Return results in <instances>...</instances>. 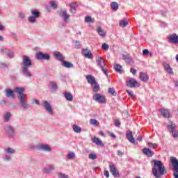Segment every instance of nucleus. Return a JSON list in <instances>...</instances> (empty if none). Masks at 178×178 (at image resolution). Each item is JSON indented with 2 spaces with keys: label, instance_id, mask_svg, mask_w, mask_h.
Masks as SVG:
<instances>
[{
  "label": "nucleus",
  "instance_id": "nucleus-47",
  "mask_svg": "<svg viewBox=\"0 0 178 178\" xmlns=\"http://www.w3.org/2000/svg\"><path fill=\"white\" fill-rule=\"evenodd\" d=\"M23 108H24V109H29V108H30V106L27 103V101L23 102Z\"/></svg>",
  "mask_w": 178,
  "mask_h": 178
},
{
  "label": "nucleus",
  "instance_id": "nucleus-36",
  "mask_svg": "<svg viewBox=\"0 0 178 178\" xmlns=\"http://www.w3.org/2000/svg\"><path fill=\"white\" fill-rule=\"evenodd\" d=\"M1 52H3V54H6L8 58H13L14 56L13 53L9 52V50L8 49L1 50Z\"/></svg>",
  "mask_w": 178,
  "mask_h": 178
},
{
  "label": "nucleus",
  "instance_id": "nucleus-11",
  "mask_svg": "<svg viewBox=\"0 0 178 178\" xmlns=\"http://www.w3.org/2000/svg\"><path fill=\"white\" fill-rule=\"evenodd\" d=\"M159 112L161 113L163 118H165L167 119H169V118H170V115H171L170 110L165 108H161L159 109Z\"/></svg>",
  "mask_w": 178,
  "mask_h": 178
},
{
  "label": "nucleus",
  "instance_id": "nucleus-6",
  "mask_svg": "<svg viewBox=\"0 0 178 178\" xmlns=\"http://www.w3.org/2000/svg\"><path fill=\"white\" fill-rule=\"evenodd\" d=\"M109 169L111 173L113 175V176L115 178L119 177L120 174L119 171H118V169L116 168V165L113 163H109Z\"/></svg>",
  "mask_w": 178,
  "mask_h": 178
},
{
  "label": "nucleus",
  "instance_id": "nucleus-33",
  "mask_svg": "<svg viewBox=\"0 0 178 178\" xmlns=\"http://www.w3.org/2000/svg\"><path fill=\"white\" fill-rule=\"evenodd\" d=\"M31 15L32 16H33V17H35L36 19H38L40 17V12L38 11V10H32Z\"/></svg>",
  "mask_w": 178,
  "mask_h": 178
},
{
  "label": "nucleus",
  "instance_id": "nucleus-17",
  "mask_svg": "<svg viewBox=\"0 0 178 178\" xmlns=\"http://www.w3.org/2000/svg\"><path fill=\"white\" fill-rule=\"evenodd\" d=\"M169 40L170 42H172V44H178V35L176 33L170 35Z\"/></svg>",
  "mask_w": 178,
  "mask_h": 178
},
{
  "label": "nucleus",
  "instance_id": "nucleus-50",
  "mask_svg": "<svg viewBox=\"0 0 178 178\" xmlns=\"http://www.w3.org/2000/svg\"><path fill=\"white\" fill-rule=\"evenodd\" d=\"M50 5L52 8H54V9H56V8H57V5H56V2L52 1L50 2Z\"/></svg>",
  "mask_w": 178,
  "mask_h": 178
},
{
  "label": "nucleus",
  "instance_id": "nucleus-18",
  "mask_svg": "<svg viewBox=\"0 0 178 178\" xmlns=\"http://www.w3.org/2000/svg\"><path fill=\"white\" fill-rule=\"evenodd\" d=\"M5 130L6 131V133H8V134H9V136H13V134H15V130L13 129V127H11V125H6L5 127Z\"/></svg>",
  "mask_w": 178,
  "mask_h": 178
},
{
  "label": "nucleus",
  "instance_id": "nucleus-5",
  "mask_svg": "<svg viewBox=\"0 0 178 178\" xmlns=\"http://www.w3.org/2000/svg\"><path fill=\"white\" fill-rule=\"evenodd\" d=\"M168 129L170 133H172L174 138H177L178 137V131L176 130V124L173 122H170V125H168Z\"/></svg>",
  "mask_w": 178,
  "mask_h": 178
},
{
  "label": "nucleus",
  "instance_id": "nucleus-45",
  "mask_svg": "<svg viewBox=\"0 0 178 178\" xmlns=\"http://www.w3.org/2000/svg\"><path fill=\"white\" fill-rule=\"evenodd\" d=\"M147 145L149 147H151L154 149H155V148H156V147H158V144H156V143H151L148 142Z\"/></svg>",
  "mask_w": 178,
  "mask_h": 178
},
{
  "label": "nucleus",
  "instance_id": "nucleus-8",
  "mask_svg": "<svg viewBox=\"0 0 178 178\" xmlns=\"http://www.w3.org/2000/svg\"><path fill=\"white\" fill-rule=\"evenodd\" d=\"M81 54L84 58L86 59H93L94 55H92V53H91V50L88 49H83Z\"/></svg>",
  "mask_w": 178,
  "mask_h": 178
},
{
  "label": "nucleus",
  "instance_id": "nucleus-26",
  "mask_svg": "<svg viewBox=\"0 0 178 178\" xmlns=\"http://www.w3.org/2000/svg\"><path fill=\"white\" fill-rule=\"evenodd\" d=\"M62 66L67 67V69H72L73 67V64L69 61L64 60L61 63Z\"/></svg>",
  "mask_w": 178,
  "mask_h": 178
},
{
  "label": "nucleus",
  "instance_id": "nucleus-34",
  "mask_svg": "<svg viewBox=\"0 0 178 178\" xmlns=\"http://www.w3.org/2000/svg\"><path fill=\"white\" fill-rule=\"evenodd\" d=\"M60 15L64 17L65 21L66 22V20H67L69 19V17H70V15H69V14H67V12L66 11H62L60 13Z\"/></svg>",
  "mask_w": 178,
  "mask_h": 178
},
{
  "label": "nucleus",
  "instance_id": "nucleus-64",
  "mask_svg": "<svg viewBox=\"0 0 178 178\" xmlns=\"http://www.w3.org/2000/svg\"><path fill=\"white\" fill-rule=\"evenodd\" d=\"M3 38L0 35V41H3Z\"/></svg>",
  "mask_w": 178,
  "mask_h": 178
},
{
  "label": "nucleus",
  "instance_id": "nucleus-19",
  "mask_svg": "<svg viewBox=\"0 0 178 178\" xmlns=\"http://www.w3.org/2000/svg\"><path fill=\"white\" fill-rule=\"evenodd\" d=\"M92 141L96 145H99V147H104V143L99 138L97 137L92 138Z\"/></svg>",
  "mask_w": 178,
  "mask_h": 178
},
{
  "label": "nucleus",
  "instance_id": "nucleus-61",
  "mask_svg": "<svg viewBox=\"0 0 178 178\" xmlns=\"http://www.w3.org/2000/svg\"><path fill=\"white\" fill-rule=\"evenodd\" d=\"M26 94H23V102H24V101H26Z\"/></svg>",
  "mask_w": 178,
  "mask_h": 178
},
{
  "label": "nucleus",
  "instance_id": "nucleus-25",
  "mask_svg": "<svg viewBox=\"0 0 178 178\" xmlns=\"http://www.w3.org/2000/svg\"><path fill=\"white\" fill-rule=\"evenodd\" d=\"M143 152L145 154V155H147V156L151 157L154 155V152L147 147L143 149Z\"/></svg>",
  "mask_w": 178,
  "mask_h": 178
},
{
  "label": "nucleus",
  "instance_id": "nucleus-57",
  "mask_svg": "<svg viewBox=\"0 0 178 178\" xmlns=\"http://www.w3.org/2000/svg\"><path fill=\"white\" fill-rule=\"evenodd\" d=\"M104 176H106V177L108 178L109 177V171H108L107 170H104Z\"/></svg>",
  "mask_w": 178,
  "mask_h": 178
},
{
  "label": "nucleus",
  "instance_id": "nucleus-44",
  "mask_svg": "<svg viewBox=\"0 0 178 178\" xmlns=\"http://www.w3.org/2000/svg\"><path fill=\"white\" fill-rule=\"evenodd\" d=\"M90 124H92L93 126H98V121L95 119H91L90 120Z\"/></svg>",
  "mask_w": 178,
  "mask_h": 178
},
{
  "label": "nucleus",
  "instance_id": "nucleus-31",
  "mask_svg": "<svg viewBox=\"0 0 178 178\" xmlns=\"http://www.w3.org/2000/svg\"><path fill=\"white\" fill-rule=\"evenodd\" d=\"M97 31L101 37H105V35H106V32H105V31H104L101 27H98Z\"/></svg>",
  "mask_w": 178,
  "mask_h": 178
},
{
  "label": "nucleus",
  "instance_id": "nucleus-63",
  "mask_svg": "<svg viewBox=\"0 0 178 178\" xmlns=\"http://www.w3.org/2000/svg\"><path fill=\"white\" fill-rule=\"evenodd\" d=\"M35 104H36V105H40V102L38 100H35Z\"/></svg>",
  "mask_w": 178,
  "mask_h": 178
},
{
  "label": "nucleus",
  "instance_id": "nucleus-9",
  "mask_svg": "<svg viewBox=\"0 0 178 178\" xmlns=\"http://www.w3.org/2000/svg\"><path fill=\"white\" fill-rule=\"evenodd\" d=\"M43 107L44 108L45 111L49 113V115H52L54 113V109H52V106L47 101H43L42 102Z\"/></svg>",
  "mask_w": 178,
  "mask_h": 178
},
{
  "label": "nucleus",
  "instance_id": "nucleus-21",
  "mask_svg": "<svg viewBox=\"0 0 178 178\" xmlns=\"http://www.w3.org/2000/svg\"><path fill=\"white\" fill-rule=\"evenodd\" d=\"M86 80L88 83H89V84H91V86L97 83V81H95V77L92 76V75H87Z\"/></svg>",
  "mask_w": 178,
  "mask_h": 178
},
{
  "label": "nucleus",
  "instance_id": "nucleus-55",
  "mask_svg": "<svg viewBox=\"0 0 178 178\" xmlns=\"http://www.w3.org/2000/svg\"><path fill=\"white\" fill-rule=\"evenodd\" d=\"M120 125V120H115V126H116L117 127H119Z\"/></svg>",
  "mask_w": 178,
  "mask_h": 178
},
{
  "label": "nucleus",
  "instance_id": "nucleus-23",
  "mask_svg": "<svg viewBox=\"0 0 178 178\" xmlns=\"http://www.w3.org/2000/svg\"><path fill=\"white\" fill-rule=\"evenodd\" d=\"M140 79L142 81H148L149 76H148V74H147V73L145 72H140Z\"/></svg>",
  "mask_w": 178,
  "mask_h": 178
},
{
  "label": "nucleus",
  "instance_id": "nucleus-39",
  "mask_svg": "<svg viewBox=\"0 0 178 178\" xmlns=\"http://www.w3.org/2000/svg\"><path fill=\"white\" fill-rule=\"evenodd\" d=\"M3 160L5 161V162H9V161H12V156H10L9 154H6L3 157Z\"/></svg>",
  "mask_w": 178,
  "mask_h": 178
},
{
  "label": "nucleus",
  "instance_id": "nucleus-37",
  "mask_svg": "<svg viewBox=\"0 0 178 178\" xmlns=\"http://www.w3.org/2000/svg\"><path fill=\"white\" fill-rule=\"evenodd\" d=\"M92 87L93 88V91L94 92H98V91L99 90V85H98V83H97V82L95 83H94L93 85H91Z\"/></svg>",
  "mask_w": 178,
  "mask_h": 178
},
{
  "label": "nucleus",
  "instance_id": "nucleus-49",
  "mask_svg": "<svg viewBox=\"0 0 178 178\" xmlns=\"http://www.w3.org/2000/svg\"><path fill=\"white\" fill-rule=\"evenodd\" d=\"M89 159H92V161H94V159H97V154H89Z\"/></svg>",
  "mask_w": 178,
  "mask_h": 178
},
{
  "label": "nucleus",
  "instance_id": "nucleus-43",
  "mask_svg": "<svg viewBox=\"0 0 178 178\" xmlns=\"http://www.w3.org/2000/svg\"><path fill=\"white\" fill-rule=\"evenodd\" d=\"M68 159H74L76 158V154L74 152H71L67 154Z\"/></svg>",
  "mask_w": 178,
  "mask_h": 178
},
{
  "label": "nucleus",
  "instance_id": "nucleus-38",
  "mask_svg": "<svg viewBox=\"0 0 178 178\" xmlns=\"http://www.w3.org/2000/svg\"><path fill=\"white\" fill-rule=\"evenodd\" d=\"M111 8L113 10H118V9H119V4L117 2L113 1L111 3Z\"/></svg>",
  "mask_w": 178,
  "mask_h": 178
},
{
  "label": "nucleus",
  "instance_id": "nucleus-12",
  "mask_svg": "<svg viewBox=\"0 0 178 178\" xmlns=\"http://www.w3.org/2000/svg\"><path fill=\"white\" fill-rule=\"evenodd\" d=\"M14 91L17 92V97L19 98L20 103L23 105V88H15Z\"/></svg>",
  "mask_w": 178,
  "mask_h": 178
},
{
  "label": "nucleus",
  "instance_id": "nucleus-27",
  "mask_svg": "<svg viewBox=\"0 0 178 178\" xmlns=\"http://www.w3.org/2000/svg\"><path fill=\"white\" fill-rule=\"evenodd\" d=\"M114 69L115 72H117V73H120V74H122V73H123V67L119 64H115L114 66Z\"/></svg>",
  "mask_w": 178,
  "mask_h": 178
},
{
  "label": "nucleus",
  "instance_id": "nucleus-22",
  "mask_svg": "<svg viewBox=\"0 0 178 178\" xmlns=\"http://www.w3.org/2000/svg\"><path fill=\"white\" fill-rule=\"evenodd\" d=\"M127 138L128 141H129V143H132V144L136 143V140H134V138L133 137V133L131 131L127 133Z\"/></svg>",
  "mask_w": 178,
  "mask_h": 178
},
{
  "label": "nucleus",
  "instance_id": "nucleus-1",
  "mask_svg": "<svg viewBox=\"0 0 178 178\" xmlns=\"http://www.w3.org/2000/svg\"><path fill=\"white\" fill-rule=\"evenodd\" d=\"M31 66H33V63L30 58L27 56H23V74L25 77H31V72L29 71Z\"/></svg>",
  "mask_w": 178,
  "mask_h": 178
},
{
  "label": "nucleus",
  "instance_id": "nucleus-16",
  "mask_svg": "<svg viewBox=\"0 0 178 178\" xmlns=\"http://www.w3.org/2000/svg\"><path fill=\"white\" fill-rule=\"evenodd\" d=\"M38 149H40L41 151H45L46 152H51L52 149H51V147L48 145L42 144L38 146Z\"/></svg>",
  "mask_w": 178,
  "mask_h": 178
},
{
  "label": "nucleus",
  "instance_id": "nucleus-53",
  "mask_svg": "<svg viewBox=\"0 0 178 178\" xmlns=\"http://www.w3.org/2000/svg\"><path fill=\"white\" fill-rule=\"evenodd\" d=\"M117 155H118V156H123V155H124V152L120 151V150H118L117 152Z\"/></svg>",
  "mask_w": 178,
  "mask_h": 178
},
{
  "label": "nucleus",
  "instance_id": "nucleus-62",
  "mask_svg": "<svg viewBox=\"0 0 178 178\" xmlns=\"http://www.w3.org/2000/svg\"><path fill=\"white\" fill-rule=\"evenodd\" d=\"M99 134L100 136H102L104 137V136H105V134H104V132H102V131H99Z\"/></svg>",
  "mask_w": 178,
  "mask_h": 178
},
{
  "label": "nucleus",
  "instance_id": "nucleus-24",
  "mask_svg": "<svg viewBox=\"0 0 178 178\" xmlns=\"http://www.w3.org/2000/svg\"><path fill=\"white\" fill-rule=\"evenodd\" d=\"M77 6H79V5H77V3H71L70 4V12L71 13H76V10L77 9Z\"/></svg>",
  "mask_w": 178,
  "mask_h": 178
},
{
  "label": "nucleus",
  "instance_id": "nucleus-30",
  "mask_svg": "<svg viewBox=\"0 0 178 178\" xmlns=\"http://www.w3.org/2000/svg\"><path fill=\"white\" fill-rule=\"evenodd\" d=\"M64 97L67 99V101H73V95L70 92H65Z\"/></svg>",
  "mask_w": 178,
  "mask_h": 178
},
{
  "label": "nucleus",
  "instance_id": "nucleus-35",
  "mask_svg": "<svg viewBox=\"0 0 178 178\" xmlns=\"http://www.w3.org/2000/svg\"><path fill=\"white\" fill-rule=\"evenodd\" d=\"M73 130L75 133H81V128L79 127L77 124H74L72 126Z\"/></svg>",
  "mask_w": 178,
  "mask_h": 178
},
{
  "label": "nucleus",
  "instance_id": "nucleus-29",
  "mask_svg": "<svg viewBox=\"0 0 178 178\" xmlns=\"http://www.w3.org/2000/svg\"><path fill=\"white\" fill-rule=\"evenodd\" d=\"M10 118H12V113L10 112H8V113H4L3 120L6 123L9 122V119H10Z\"/></svg>",
  "mask_w": 178,
  "mask_h": 178
},
{
  "label": "nucleus",
  "instance_id": "nucleus-10",
  "mask_svg": "<svg viewBox=\"0 0 178 178\" xmlns=\"http://www.w3.org/2000/svg\"><path fill=\"white\" fill-rule=\"evenodd\" d=\"M127 87H129V88H134L136 87H140V83L136 79H130L127 82Z\"/></svg>",
  "mask_w": 178,
  "mask_h": 178
},
{
  "label": "nucleus",
  "instance_id": "nucleus-56",
  "mask_svg": "<svg viewBox=\"0 0 178 178\" xmlns=\"http://www.w3.org/2000/svg\"><path fill=\"white\" fill-rule=\"evenodd\" d=\"M149 54V51L148 49H145L143 51V55H148Z\"/></svg>",
  "mask_w": 178,
  "mask_h": 178
},
{
  "label": "nucleus",
  "instance_id": "nucleus-41",
  "mask_svg": "<svg viewBox=\"0 0 178 178\" xmlns=\"http://www.w3.org/2000/svg\"><path fill=\"white\" fill-rule=\"evenodd\" d=\"M85 22L86 23H94V21H92V18L90 16H86L85 17Z\"/></svg>",
  "mask_w": 178,
  "mask_h": 178
},
{
  "label": "nucleus",
  "instance_id": "nucleus-51",
  "mask_svg": "<svg viewBox=\"0 0 178 178\" xmlns=\"http://www.w3.org/2000/svg\"><path fill=\"white\" fill-rule=\"evenodd\" d=\"M130 72H131V73H132V74L134 76H136V74L137 73V70L134 68H131Z\"/></svg>",
  "mask_w": 178,
  "mask_h": 178
},
{
  "label": "nucleus",
  "instance_id": "nucleus-40",
  "mask_svg": "<svg viewBox=\"0 0 178 178\" xmlns=\"http://www.w3.org/2000/svg\"><path fill=\"white\" fill-rule=\"evenodd\" d=\"M127 24H129V22H127V20L120 21V27H126V26H127Z\"/></svg>",
  "mask_w": 178,
  "mask_h": 178
},
{
  "label": "nucleus",
  "instance_id": "nucleus-13",
  "mask_svg": "<svg viewBox=\"0 0 178 178\" xmlns=\"http://www.w3.org/2000/svg\"><path fill=\"white\" fill-rule=\"evenodd\" d=\"M53 55L54 58H56L57 60H59L60 62H61V63L65 60V56H63L59 51H54Z\"/></svg>",
  "mask_w": 178,
  "mask_h": 178
},
{
  "label": "nucleus",
  "instance_id": "nucleus-7",
  "mask_svg": "<svg viewBox=\"0 0 178 178\" xmlns=\"http://www.w3.org/2000/svg\"><path fill=\"white\" fill-rule=\"evenodd\" d=\"M36 58L38 60H49L51 56L48 54H44L42 52H38L36 54Z\"/></svg>",
  "mask_w": 178,
  "mask_h": 178
},
{
  "label": "nucleus",
  "instance_id": "nucleus-15",
  "mask_svg": "<svg viewBox=\"0 0 178 178\" xmlns=\"http://www.w3.org/2000/svg\"><path fill=\"white\" fill-rule=\"evenodd\" d=\"M6 97L10 98V99H15V94L13 93V90L10 88H7L5 90Z\"/></svg>",
  "mask_w": 178,
  "mask_h": 178
},
{
  "label": "nucleus",
  "instance_id": "nucleus-42",
  "mask_svg": "<svg viewBox=\"0 0 178 178\" xmlns=\"http://www.w3.org/2000/svg\"><path fill=\"white\" fill-rule=\"evenodd\" d=\"M108 94H111V95H113L115 97L116 95V91H115V88H109Z\"/></svg>",
  "mask_w": 178,
  "mask_h": 178
},
{
  "label": "nucleus",
  "instance_id": "nucleus-2",
  "mask_svg": "<svg viewBox=\"0 0 178 178\" xmlns=\"http://www.w3.org/2000/svg\"><path fill=\"white\" fill-rule=\"evenodd\" d=\"M96 63L98 67H99V69H101V70L103 72V73L106 76H108V65H106L105 63V60H104L102 57L98 56L96 58Z\"/></svg>",
  "mask_w": 178,
  "mask_h": 178
},
{
  "label": "nucleus",
  "instance_id": "nucleus-28",
  "mask_svg": "<svg viewBox=\"0 0 178 178\" xmlns=\"http://www.w3.org/2000/svg\"><path fill=\"white\" fill-rule=\"evenodd\" d=\"M54 170V165H49L44 168L43 173H46L47 175H49Z\"/></svg>",
  "mask_w": 178,
  "mask_h": 178
},
{
  "label": "nucleus",
  "instance_id": "nucleus-20",
  "mask_svg": "<svg viewBox=\"0 0 178 178\" xmlns=\"http://www.w3.org/2000/svg\"><path fill=\"white\" fill-rule=\"evenodd\" d=\"M122 59L127 63H131L133 62V58H131L130 54H123L122 55Z\"/></svg>",
  "mask_w": 178,
  "mask_h": 178
},
{
  "label": "nucleus",
  "instance_id": "nucleus-3",
  "mask_svg": "<svg viewBox=\"0 0 178 178\" xmlns=\"http://www.w3.org/2000/svg\"><path fill=\"white\" fill-rule=\"evenodd\" d=\"M170 162L172 165L173 176L175 178H178V160L176 157H170Z\"/></svg>",
  "mask_w": 178,
  "mask_h": 178
},
{
  "label": "nucleus",
  "instance_id": "nucleus-46",
  "mask_svg": "<svg viewBox=\"0 0 178 178\" xmlns=\"http://www.w3.org/2000/svg\"><path fill=\"white\" fill-rule=\"evenodd\" d=\"M28 19H29V22H30V23H35V19H37V18L33 16H31V17H29Z\"/></svg>",
  "mask_w": 178,
  "mask_h": 178
},
{
  "label": "nucleus",
  "instance_id": "nucleus-60",
  "mask_svg": "<svg viewBox=\"0 0 178 178\" xmlns=\"http://www.w3.org/2000/svg\"><path fill=\"white\" fill-rule=\"evenodd\" d=\"M138 141H143V137L141 136H138L137 138Z\"/></svg>",
  "mask_w": 178,
  "mask_h": 178
},
{
  "label": "nucleus",
  "instance_id": "nucleus-4",
  "mask_svg": "<svg viewBox=\"0 0 178 178\" xmlns=\"http://www.w3.org/2000/svg\"><path fill=\"white\" fill-rule=\"evenodd\" d=\"M94 101L99 104H106V98L105 96L101 95L99 93H96L92 97Z\"/></svg>",
  "mask_w": 178,
  "mask_h": 178
},
{
  "label": "nucleus",
  "instance_id": "nucleus-58",
  "mask_svg": "<svg viewBox=\"0 0 178 178\" xmlns=\"http://www.w3.org/2000/svg\"><path fill=\"white\" fill-rule=\"evenodd\" d=\"M109 136H111L112 138H116V135L113 133H109Z\"/></svg>",
  "mask_w": 178,
  "mask_h": 178
},
{
  "label": "nucleus",
  "instance_id": "nucleus-52",
  "mask_svg": "<svg viewBox=\"0 0 178 178\" xmlns=\"http://www.w3.org/2000/svg\"><path fill=\"white\" fill-rule=\"evenodd\" d=\"M102 49H104V51H108V49H109V45H102Z\"/></svg>",
  "mask_w": 178,
  "mask_h": 178
},
{
  "label": "nucleus",
  "instance_id": "nucleus-54",
  "mask_svg": "<svg viewBox=\"0 0 178 178\" xmlns=\"http://www.w3.org/2000/svg\"><path fill=\"white\" fill-rule=\"evenodd\" d=\"M127 94H129V96H131V98H134V95L133 94V92L131 90H127Z\"/></svg>",
  "mask_w": 178,
  "mask_h": 178
},
{
  "label": "nucleus",
  "instance_id": "nucleus-59",
  "mask_svg": "<svg viewBox=\"0 0 178 178\" xmlns=\"http://www.w3.org/2000/svg\"><path fill=\"white\" fill-rule=\"evenodd\" d=\"M5 30V26H3L2 24H1V22H0V31H2Z\"/></svg>",
  "mask_w": 178,
  "mask_h": 178
},
{
  "label": "nucleus",
  "instance_id": "nucleus-48",
  "mask_svg": "<svg viewBox=\"0 0 178 178\" xmlns=\"http://www.w3.org/2000/svg\"><path fill=\"white\" fill-rule=\"evenodd\" d=\"M50 86L52 90H56V88H58V85H56V83L55 82H51Z\"/></svg>",
  "mask_w": 178,
  "mask_h": 178
},
{
  "label": "nucleus",
  "instance_id": "nucleus-32",
  "mask_svg": "<svg viewBox=\"0 0 178 178\" xmlns=\"http://www.w3.org/2000/svg\"><path fill=\"white\" fill-rule=\"evenodd\" d=\"M4 152L6 154H10L12 155L13 154H16V150H15V149H13V148L8 147V148L4 149Z\"/></svg>",
  "mask_w": 178,
  "mask_h": 178
},
{
  "label": "nucleus",
  "instance_id": "nucleus-14",
  "mask_svg": "<svg viewBox=\"0 0 178 178\" xmlns=\"http://www.w3.org/2000/svg\"><path fill=\"white\" fill-rule=\"evenodd\" d=\"M163 67H164L165 72H167V73H168V74H171V76H175V72H173V68H172V67H170V65L165 63L163 65Z\"/></svg>",
  "mask_w": 178,
  "mask_h": 178
}]
</instances>
